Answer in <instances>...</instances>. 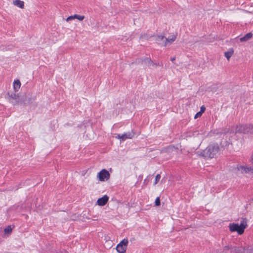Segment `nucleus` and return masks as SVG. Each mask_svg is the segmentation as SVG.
Listing matches in <instances>:
<instances>
[{"instance_id": "14", "label": "nucleus", "mask_w": 253, "mask_h": 253, "mask_svg": "<svg viewBox=\"0 0 253 253\" xmlns=\"http://www.w3.org/2000/svg\"><path fill=\"white\" fill-rule=\"evenodd\" d=\"M13 88L15 92L18 91L21 86V83L19 80H15L13 84Z\"/></svg>"}, {"instance_id": "27", "label": "nucleus", "mask_w": 253, "mask_h": 253, "mask_svg": "<svg viewBox=\"0 0 253 253\" xmlns=\"http://www.w3.org/2000/svg\"><path fill=\"white\" fill-rule=\"evenodd\" d=\"M251 163L253 165V154L252 155L250 160Z\"/></svg>"}, {"instance_id": "12", "label": "nucleus", "mask_w": 253, "mask_h": 253, "mask_svg": "<svg viewBox=\"0 0 253 253\" xmlns=\"http://www.w3.org/2000/svg\"><path fill=\"white\" fill-rule=\"evenodd\" d=\"M165 37L163 36H158L156 38V41L159 44L164 45L165 46Z\"/></svg>"}, {"instance_id": "18", "label": "nucleus", "mask_w": 253, "mask_h": 253, "mask_svg": "<svg viewBox=\"0 0 253 253\" xmlns=\"http://www.w3.org/2000/svg\"><path fill=\"white\" fill-rule=\"evenodd\" d=\"M74 18H76L80 21H82L84 18V16L83 15H78V14H75L73 15Z\"/></svg>"}, {"instance_id": "21", "label": "nucleus", "mask_w": 253, "mask_h": 253, "mask_svg": "<svg viewBox=\"0 0 253 253\" xmlns=\"http://www.w3.org/2000/svg\"><path fill=\"white\" fill-rule=\"evenodd\" d=\"M11 231V228L9 226L7 227V228H6L4 229L5 233H9V232H10Z\"/></svg>"}, {"instance_id": "22", "label": "nucleus", "mask_w": 253, "mask_h": 253, "mask_svg": "<svg viewBox=\"0 0 253 253\" xmlns=\"http://www.w3.org/2000/svg\"><path fill=\"white\" fill-rule=\"evenodd\" d=\"M74 17H73V15H71V16H69L66 19V21L68 22V21H70V20H72L73 19H74Z\"/></svg>"}, {"instance_id": "28", "label": "nucleus", "mask_w": 253, "mask_h": 253, "mask_svg": "<svg viewBox=\"0 0 253 253\" xmlns=\"http://www.w3.org/2000/svg\"><path fill=\"white\" fill-rule=\"evenodd\" d=\"M175 59V57H174L171 58L170 60L172 62H173Z\"/></svg>"}, {"instance_id": "26", "label": "nucleus", "mask_w": 253, "mask_h": 253, "mask_svg": "<svg viewBox=\"0 0 253 253\" xmlns=\"http://www.w3.org/2000/svg\"><path fill=\"white\" fill-rule=\"evenodd\" d=\"M116 137L118 138V139H120L121 141H122V134H118Z\"/></svg>"}, {"instance_id": "9", "label": "nucleus", "mask_w": 253, "mask_h": 253, "mask_svg": "<svg viewBox=\"0 0 253 253\" xmlns=\"http://www.w3.org/2000/svg\"><path fill=\"white\" fill-rule=\"evenodd\" d=\"M143 63L147 65L149 68L155 67L157 64L154 63L150 58H146L142 61Z\"/></svg>"}, {"instance_id": "7", "label": "nucleus", "mask_w": 253, "mask_h": 253, "mask_svg": "<svg viewBox=\"0 0 253 253\" xmlns=\"http://www.w3.org/2000/svg\"><path fill=\"white\" fill-rule=\"evenodd\" d=\"M135 134L133 130L122 134V141H125L126 139L132 138Z\"/></svg>"}, {"instance_id": "19", "label": "nucleus", "mask_w": 253, "mask_h": 253, "mask_svg": "<svg viewBox=\"0 0 253 253\" xmlns=\"http://www.w3.org/2000/svg\"><path fill=\"white\" fill-rule=\"evenodd\" d=\"M160 178H161V175L160 174H158L156 177H155V182L154 183V185H156L158 182V181L160 180Z\"/></svg>"}, {"instance_id": "3", "label": "nucleus", "mask_w": 253, "mask_h": 253, "mask_svg": "<svg viewBox=\"0 0 253 253\" xmlns=\"http://www.w3.org/2000/svg\"><path fill=\"white\" fill-rule=\"evenodd\" d=\"M245 223H246V221L243 219L240 225L238 223L230 224L229 226L230 231L231 232H237L239 235L242 234L247 225L246 224H244Z\"/></svg>"}, {"instance_id": "13", "label": "nucleus", "mask_w": 253, "mask_h": 253, "mask_svg": "<svg viewBox=\"0 0 253 253\" xmlns=\"http://www.w3.org/2000/svg\"><path fill=\"white\" fill-rule=\"evenodd\" d=\"M127 248L122 246L121 244H118L116 247V250L118 253H125Z\"/></svg>"}, {"instance_id": "1", "label": "nucleus", "mask_w": 253, "mask_h": 253, "mask_svg": "<svg viewBox=\"0 0 253 253\" xmlns=\"http://www.w3.org/2000/svg\"><path fill=\"white\" fill-rule=\"evenodd\" d=\"M219 147L217 144L209 145L205 150L200 153V155L205 158H213L218 154Z\"/></svg>"}, {"instance_id": "4", "label": "nucleus", "mask_w": 253, "mask_h": 253, "mask_svg": "<svg viewBox=\"0 0 253 253\" xmlns=\"http://www.w3.org/2000/svg\"><path fill=\"white\" fill-rule=\"evenodd\" d=\"M8 99L13 105H16L19 103V96L18 94L12 92H8Z\"/></svg>"}, {"instance_id": "8", "label": "nucleus", "mask_w": 253, "mask_h": 253, "mask_svg": "<svg viewBox=\"0 0 253 253\" xmlns=\"http://www.w3.org/2000/svg\"><path fill=\"white\" fill-rule=\"evenodd\" d=\"M109 199L107 195H105L102 197L99 198L97 200V203L99 206H104Z\"/></svg>"}, {"instance_id": "2", "label": "nucleus", "mask_w": 253, "mask_h": 253, "mask_svg": "<svg viewBox=\"0 0 253 253\" xmlns=\"http://www.w3.org/2000/svg\"><path fill=\"white\" fill-rule=\"evenodd\" d=\"M235 127L234 132L236 133H243L245 134H253V124L250 125H239Z\"/></svg>"}, {"instance_id": "20", "label": "nucleus", "mask_w": 253, "mask_h": 253, "mask_svg": "<svg viewBox=\"0 0 253 253\" xmlns=\"http://www.w3.org/2000/svg\"><path fill=\"white\" fill-rule=\"evenodd\" d=\"M155 203V205L157 206H159L160 205L161 203H160V199L159 197H157L156 199Z\"/></svg>"}, {"instance_id": "11", "label": "nucleus", "mask_w": 253, "mask_h": 253, "mask_svg": "<svg viewBox=\"0 0 253 253\" xmlns=\"http://www.w3.org/2000/svg\"><path fill=\"white\" fill-rule=\"evenodd\" d=\"M253 37V34L252 33H249L246 34L244 36L240 38V41L241 42H246L249 40Z\"/></svg>"}, {"instance_id": "16", "label": "nucleus", "mask_w": 253, "mask_h": 253, "mask_svg": "<svg viewBox=\"0 0 253 253\" xmlns=\"http://www.w3.org/2000/svg\"><path fill=\"white\" fill-rule=\"evenodd\" d=\"M234 53L233 48H230L227 52H225L224 55L226 58L229 60Z\"/></svg>"}, {"instance_id": "15", "label": "nucleus", "mask_w": 253, "mask_h": 253, "mask_svg": "<svg viewBox=\"0 0 253 253\" xmlns=\"http://www.w3.org/2000/svg\"><path fill=\"white\" fill-rule=\"evenodd\" d=\"M13 4L18 7L23 8L24 6V1L20 0H13Z\"/></svg>"}, {"instance_id": "25", "label": "nucleus", "mask_w": 253, "mask_h": 253, "mask_svg": "<svg viewBox=\"0 0 253 253\" xmlns=\"http://www.w3.org/2000/svg\"><path fill=\"white\" fill-rule=\"evenodd\" d=\"M230 249V247L229 246H226L223 249V251L225 252L226 250H228Z\"/></svg>"}, {"instance_id": "6", "label": "nucleus", "mask_w": 253, "mask_h": 253, "mask_svg": "<svg viewBox=\"0 0 253 253\" xmlns=\"http://www.w3.org/2000/svg\"><path fill=\"white\" fill-rule=\"evenodd\" d=\"M239 170H241L242 173H248L253 174V167L240 166L237 167Z\"/></svg>"}, {"instance_id": "10", "label": "nucleus", "mask_w": 253, "mask_h": 253, "mask_svg": "<svg viewBox=\"0 0 253 253\" xmlns=\"http://www.w3.org/2000/svg\"><path fill=\"white\" fill-rule=\"evenodd\" d=\"M176 39V37L174 35H171L168 38H165V46H167L168 44H171Z\"/></svg>"}, {"instance_id": "24", "label": "nucleus", "mask_w": 253, "mask_h": 253, "mask_svg": "<svg viewBox=\"0 0 253 253\" xmlns=\"http://www.w3.org/2000/svg\"><path fill=\"white\" fill-rule=\"evenodd\" d=\"M202 115L201 112H198L195 116V118H197L200 116H201Z\"/></svg>"}, {"instance_id": "17", "label": "nucleus", "mask_w": 253, "mask_h": 253, "mask_svg": "<svg viewBox=\"0 0 253 253\" xmlns=\"http://www.w3.org/2000/svg\"><path fill=\"white\" fill-rule=\"evenodd\" d=\"M128 243V240L126 238H125L123 240H122L118 244H121L122 246H123L127 248Z\"/></svg>"}, {"instance_id": "5", "label": "nucleus", "mask_w": 253, "mask_h": 253, "mask_svg": "<svg viewBox=\"0 0 253 253\" xmlns=\"http://www.w3.org/2000/svg\"><path fill=\"white\" fill-rule=\"evenodd\" d=\"M97 176L100 181H104L109 179L110 173L106 169H103L98 173Z\"/></svg>"}, {"instance_id": "23", "label": "nucleus", "mask_w": 253, "mask_h": 253, "mask_svg": "<svg viewBox=\"0 0 253 253\" xmlns=\"http://www.w3.org/2000/svg\"><path fill=\"white\" fill-rule=\"evenodd\" d=\"M205 110H206L205 107L204 106H202L201 107L200 112H201V113L202 114L203 113H204L205 112Z\"/></svg>"}]
</instances>
